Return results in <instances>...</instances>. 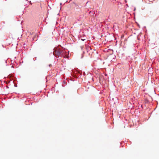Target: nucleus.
<instances>
[{
	"label": "nucleus",
	"mask_w": 159,
	"mask_h": 159,
	"mask_svg": "<svg viewBox=\"0 0 159 159\" xmlns=\"http://www.w3.org/2000/svg\"><path fill=\"white\" fill-rule=\"evenodd\" d=\"M53 54L55 56L62 55L65 53L63 50L61 49L58 47H55L53 49Z\"/></svg>",
	"instance_id": "obj_1"
},
{
	"label": "nucleus",
	"mask_w": 159,
	"mask_h": 159,
	"mask_svg": "<svg viewBox=\"0 0 159 159\" xmlns=\"http://www.w3.org/2000/svg\"><path fill=\"white\" fill-rule=\"evenodd\" d=\"M75 14L76 15H78V14L77 12H76L75 13Z\"/></svg>",
	"instance_id": "obj_2"
}]
</instances>
